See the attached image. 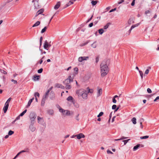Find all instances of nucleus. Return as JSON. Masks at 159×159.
Wrapping results in <instances>:
<instances>
[{
  "mask_svg": "<svg viewBox=\"0 0 159 159\" xmlns=\"http://www.w3.org/2000/svg\"><path fill=\"white\" fill-rule=\"evenodd\" d=\"M100 69L102 77L105 76L108 73L109 69L106 60H104L102 62L100 65Z\"/></svg>",
  "mask_w": 159,
  "mask_h": 159,
  "instance_id": "nucleus-1",
  "label": "nucleus"
},
{
  "mask_svg": "<svg viewBox=\"0 0 159 159\" xmlns=\"http://www.w3.org/2000/svg\"><path fill=\"white\" fill-rule=\"evenodd\" d=\"M76 93L78 96H81L84 99H86L87 98L88 92L86 89H78L76 91Z\"/></svg>",
  "mask_w": 159,
  "mask_h": 159,
  "instance_id": "nucleus-2",
  "label": "nucleus"
},
{
  "mask_svg": "<svg viewBox=\"0 0 159 159\" xmlns=\"http://www.w3.org/2000/svg\"><path fill=\"white\" fill-rule=\"evenodd\" d=\"M59 111L61 112L62 115L64 116H69L73 114L72 112L68 110H64L61 107H59Z\"/></svg>",
  "mask_w": 159,
  "mask_h": 159,
  "instance_id": "nucleus-3",
  "label": "nucleus"
},
{
  "mask_svg": "<svg viewBox=\"0 0 159 159\" xmlns=\"http://www.w3.org/2000/svg\"><path fill=\"white\" fill-rule=\"evenodd\" d=\"M11 98H9L7 100V101H6V103L5 104L3 108V110L5 113L7 112V111L8 109V106H9V102L11 101Z\"/></svg>",
  "mask_w": 159,
  "mask_h": 159,
  "instance_id": "nucleus-4",
  "label": "nucleus"
},
{
  "mask_svg": "<svg viewBox=\"0 0 159 159\" xmlns=\"http://www.w3.org/2000/svg\"><path fill=\"white\" fill-rule=\"evenodd\" d=\"M73 77L71 76H69L65 80L63 83L64 84H69L71 82L73 81Z\"/></svg>",
  "mask_w": 159,
  "mask_h": 159,
  "instance_id": "nucleus-5",
  "label": "nucleus"
},
{
  "mask_svg": "<svg viewBox=\"0 0 159 159\" xmlns=\"http://www.w3.org/2000/svg\"><path fill=\"white\" fill-rule=\"evenodd\" d=\"M30 118L31 121V123L33 124V121L36 118V115L34 113H31L30 115Z\"/></svg>",
  "mask_w": 159,
  "mask_h": 159,
  "instance_id": "nucleus-6",
  "label": "nucleus"
},
{
  "mask_svg": "<svg viewBox=\"0 0 159 159\" xmlns=\"http://www.w3.org/2000/svg\"><path fill=\"white\" fill-rule=\"evenodd\" d=\"M51 46V45L49 44L47 40H46L43 45V48L44 49L47 50H48L49 47Z\"/></svg>",
  "mask_w": 159,
  "mask_h": 159,
  "instance_id": "nucleus-7",
  "label": "nucleus"
},
{
  "mask_svg": "<svg viewBox=\"0 0 159 159\" xmlns=\"http://www.w3.org/2000/svg\"><path fill=\"white\" fill-rule=\"evenodd\" d=\"M89 57L88 56L86 57H79L78 60L79 61L81 62L83 61H87L88 60Z\"/></svg>",
  "mask_w": 159,
  "mask_h": 159,
  "instance_id": "nucleus-8",
  "label": "nucleus"
},
{
  "mask_svg": "<svg viewBox=\"0 0 159 159\" xmlns=\"http://www.w3.org/2000/svg\"><path fill=\"white\" fill-rule=\"evenodd\" d=\"M102 93V89L101 88H98L97 92V97L100 96Z\"/></svg>",
  "mask_w": 159,
  "mask_h": 159,
  "instance_id": "nucleus-9",
  "label": "nucleus"
},
{
  "mask_svg": "<svg viewBox=\"0 0 159 159\" xmlns=\"http://www.w3.org/2000/svg\"><path fill=\"white\" fill-rule=\"evenodd\" d=\"M76 136L77 138L78 139H80L82 138H84L85 137V135L81 133L78 134H76Z\"/></svg>",
  "mask_w": 159,
  "mask_h": 159,
  "instance_id": "nucleus-10",
  "label": "nucleus"
},
{
  "mask_svg": "<svg viewBox=\"0 0 159 159\" xmlns=\"http://www.w3.org/2000/svg\"><path fill=\"white\" fill-rule=\"evenodd\" d=\"M139 23H138L135 25H132L131 27V28L129 30L128 34L129 35L130 34V33L131 32V31L132 29H134L135 27L138 26L139 25Z\"/></svg>",
  "mask_w": 159,
  "mask_h": 159,
  "instance_id": "nucleus-11",
  "label": "nucleus"
},
{
  "mask_svg": "<svg viewBox=\"0 0 159 159\" xmlns=\"http://www.w3.org/2000/svg\"><path fill=\"white\" fill-rule=\"evenodd\" d=\"M38 122L40 124H42L44 122V120L43 118H41L39 116L38 117Z\"/></svg>",
  "mask_w": 159,
  "mask_h": 159,
  "instance_id": "nucleus-12",
  "label": "nucleus"
},
{
  "mask_svg": "<svg viewBox=\"0 0 159 159\" xmlns=\"http://www.w3.org/2000/svg\"><path fill=\"white\" fill-rule=\"evenodd\" d=\"M60 6V2H58L56 4L55 6L54 7V9L55 10H57Z\"/></svg>",
  "mask_w": 159,
  "mask_h": 159,
  "instance_id": "nucleus-13",
  "label": "nucleus"
},
{
  "mask_svg": "<svg viewBox=\"0 0 159 159\" xmlns=\"http://www.w3.org/2000/svg\"><path fill=\"white\" fill-rule=\"evenodd\" d=\"M47 98H46V96H43V98L42 99L41 102V105L42 106H43L45 103V101L46 100Z\"/></svg>",
  "mask_w": 159,
  "mask_h": 159,
  "instance_id": "nucleus-14",
  "label": "nucleus"
},
{
  "mask_svg": "<svg viewBox=\"0 0 159 159\" xmlns=\"http://www.w3.org/2000/svg\"><path fill=\"white\" fill-rule=\"evenodd\" d=\"M30 130L32 132L36 130V128L33 125H31L30 126Z\"/></svg>",
  "mask_w": 159,
  "mask_h": 159,
  "instance_id": "nucleus-15",
  "label": "nucleus"
},
{
  "mask_svg": "<svg viewBox=\"0 0 159 159\" xmlns=\"http://www.w3.org/2000/svg\"><path fill=\"white\" fill-rule=\"evenodd\" d=\"M43 12V9H41L39 10L36 13V15L35 16H37L39 15V14H41Z\"/></svg>",
  "mask_w": 159,
  "mask_h": 159,
  "instance_id": "nucleus-16",
  "label": "nucleus"
},
{
  "mask_svg": "<svg viewBox=\"0 0 159 159\" xmlns=\"http://www.w3.org/2000/svg\"><path fill=\"white\" fill-rule=\"evenodd\" d=\"M56 87L57 88H61L62 89H64V87L62 85L57 84H56Z\"/></svg>",
  "mask_w": 159,
  "mask_h": 159,
  "instance_id": "nucleus-17",
  "label": "nucleus"
},
{
  "mask_svg": "<svg viewBox=\"0 0 159 159\" xmlns=\"http://www.w3.org/2000/svg\"><path fill=\"white\" fill-rule=\"evenodd\" d=\"M73 4V2L72 1H71V0H70L69 1V2L67 3L65 5V8L69 7L70 5Z\"/></svg>",
  "mask_w": 159,
  "mask_h": 159,
  "instance_id": "nucleus-18",
  "label": "nucleus"
},
{
  "mask_svg": "<svg viewBox=\"0 0 159 159\" xmlns=\"http://www.w3.org/2000/svg\"><path fill=\"white\" fill-rule=\"evenodd\" d=\"M78 69L77 67H75L74 68V75H77L78 73Z\"/></svg>",
  "mask_w": 159,
  "mask_h": 159,
  "instance_id": "nucleus-19",
  "label": "nucleus"
},
{
  "mask_svg": "<svg viewBox=\"0 0 159 159\" xmlns=\"http://www.w3.org/2000/svg\"><path fill=\"white\" fill-rule=\"evenodd\" d=\"M39 78V75H35L33 76V80L34 81L38 80Z\"/></svg>",
  "mask_w": 159,
  "mask_h": 159,
  "instance_id": "nucleus-20",
  "label": "nucleus"
},
{
  "mask_svg": "<svg viewBox=\"0 0 159 159\" xmlns=\"http://www.w3.org/2000/svg\"><path fill=\"white\" fill-rule=\"evenodd\" d=\"M73 98L70 96H69L66 99L68 101H70L71 102H73Z\"/></svg>",
  "mask_w": 159,
  "mask_h": 159,
  "instance_id": "nucleus-21",
  "label": "nucleus"
},
{
  "mask_svg": "<svg viewBox=\"0 0 159 159\" xmlns=\"http://www.w3.org/2000/svg\"><path fill=\"white\" fill-rule=\"evenodd\" d=\"M140 146V144H137V145L135 146L133 148V151H135L136 150H137L138 148H139Z\"/></svg>",
  "mask_w": 159,
  "mask_h": 159,
  "instance_id": "nucleus-22",
  "label": "nucleus"
},
{
  "mask_svg": "<svg viewBox=\"0 0 159 159\" xmlns=\"http://www.w3.org/2000/svg\"><path fill=\"white\" fill-rule=\"evenodd\" d=\"M111 24L110 23H107L106 25L104 26L103 29L105 30L107 29Z\"/></svg>",
  "mask_w": 159,
  "mask_h": 159,
  "instance_id": "nucleus-23",
  "label": "nucleus"
},
{
  "mask_svg": "<svg viewBox=\"0 0 159 159\" xmlns=\"http://www.w3.org/2000/svg\"><path fill=\"white\" fill-rule=\"evenodd\" d=\"M133 23L134 21L133 18H130L128 20V23L129 25Z\"/></svg>",
  "mask_w": 159,
  "mask_h": 159,
  "instance_id": "nucleus-24",
  "label": "nucleus"
},
{
  "mask_svg": "<svg viewBox=\"0 0 159 159\" xmlns=\"http://www.w3.org/2000/svg\"><path fill=\"white\" fill-rule=\"evenodd\" d=\"M34 99V98H33L29 100L28 103L27 107H29L30 106L31 103Z\"/></svg>",
  "mask_w": 159,
  "mask_h": 159,
  "instance_id": "nucleus-25",
  "label": "nucleus"
},
{
  "mask_svg": "<svg viewBox=\"0 0 159 159\" xmlns=\"http://www.w3.org/2000/svg\"><path fill=\"white\" fill-rule=\"evenodd\" d=\"M151 67L150 66H149L148 67V69L146 70H145V74L146 75H147L148 74L149 72V70L151 69Z\"/></svg>",
  "mask_w": 159,
  "mask_h": 159,
  "instance_id": "nucleus-26",
  "label": "nucleus"
},
{
  "mask_svg": "<svg viewBox=\"0 0 159 159\" xmlns=\"http://www.w3.org/2000/svg\"><path fill=\"white\" fill-rule=\"evenodd\" d=\"M65 84L66 85L65 87L66 89H69L71 88V86L69 84Z\"/></svg>",
  "mask_w": 159,
  "mask_h": 159,
  "instance_id": "nucleus-27",
  "label": "nucleus"
},
{
  "mask_svg": "<svg viewBox=\"0 0 159 159\" xmlns=\"http://www.w3.org/2000/svg\"><path fill=\"white\" fill-rule=\"evenodd\" d=\"M131 121L134 124H135L136 123V119L135 117H133L131 120Z\"/></svg>",
  "mask_w": 159,
  "mask_h": 159,
  "instance_id": "nucleus-28",
  "label": "nucleus"
},
{
  "mask_svg": "<svg viewBox=\"0 0 159 159\" xmlns=\"http://www.w3.org/2000/svg\"><path fill=\"white\" fill-rule=\"evenodd\" d=\"M116 105H113L112 106V109L113 110L116 109L115 111H117L119 109V107H118L116 109Z\"/></svg>",
  "mask_w": 159,
  "mask_h": 159,
  "instance_id": "nucleus-29",
  "label": "nucleus"
},
{
  "mask_svg": "<svg viewBox=\"0 0 159 159\" xmlns=\"http://www.w3.org/2000/svg\"><path fill=\"white\" fill-rule=\"evenodd\" d=\"M40 22L39 21H37L35 24H34L32 26L33 27L37 26L39 25Z\"/></svg>",
  "mask_w": 159,
  "mask_h": 159,
  "instance_id": "nucleus-30",
  "label": "nucleus"
},
{
  "mask_svg": "<svg viewBox=\"0 0 159 159\" xmlns=\"http://www.w3.org/2000/svg\"><path fill=\"white\" fill-rule=\"evenodd\" d=\"M104 31L102 29H101L98 30V32L100 34H102L104 32Z\"/></svg>",
  "mask_w": 159,
  "mask_h": 159,
  "instance_id": "nucleus-31",
  "label": "nucleus"
},
{
  "mask_svg": "<svg viewBox=\"0 0 159 159\" xmlns=\"http://www.w3.org/2000/svg\"><path fill=\"white\" fill-rule=\"evenodd\" d=\"M97 46L96 42H94L93 43L91 44V46L94 48H95Z\"/></svg>",
  "mask_w": 159,
  "mask_h": 159,
  "instance_id": "nucleus-32",
  "label": "nucleus"
},
{
  "mask_svg": "<svg viewBox=\"0 0 159 159\" xmlns=\"http://www.w3.org/2000/svg\"><path fill=\"white\" fill-rule=\"evenodd\" d=\"M73 104H74V107L76 108H78L79 107V105L78 103H75V102H73Z\"/></svg>",
  "mask_w": 159,
  "mask_h": 159,
  "instance_id": "nucleus-33",
  "label": "nucleus"
},
{
  "mask_svg": "<svg viewBox=\"0 0 159 159\" xmlns=\"http://www.w3.org/2000/svg\"><path fill=\"white\" fill-rule=\"evenodd\" d=\"M139 73L140 75L141 76V78L142 79L143 78V72L140 70H139Z\"/></svg>",
  "mask_w": 159,
  "mask_h": 159,
  "instance_id": "nucleus-34",
  "label": "nucleus"
},
{
  "mask_svg": "<svg viewBox=\"0 0 159 159\" xmlns=\"http://www.w3.org/2000/svg\"><path fill=\"white\" fill-rule=\"evenodd\" d=\"M127 138L126 137L122 136V137L120 139H116L115 140V141H118V140H121L126 139Z\"/></svg>",
  "mask_w": 159,
  "mask_h": 159,
  "instance_id": "nucleus-35",
  "label": "nucleus"
},
{
  "mask_svg": "<svg viewBox=\"0 0 159 159\" xmlns=\"http://www.w3.org/2000/svg\"><path fill=\"white\" fill-rule=\"evenodd\" d=\"M97 3V1L92 0L91 1V3L93 6L96 5Z\"/></svg>",
  "mask_w": 159,
  "mask_h": 159,
  "instance_id": "nucleus-36",
  "label": "nucleus"
},
{
  "mask_svg": "<svg viewBox=\"0 0 159 159\" xmlns=\"http://www.w3.org/2000/svg\"><path fill=\"white\" fill-rule=\"evenodd\" d=\"M48 113L50 115H52L53 114V111L52 110H50L48 111Z\"/></svg>",
  "mask_w": 159,
  "mask_h": 159,
  "instance_id": "nucleus-37",
  "label": "nucleus"
},
{
  "mask_svg": "<svg viewBox=\"0 0 159 159\" xmlns=\"http://www.w3.org/2000/svg\"><path fill=\"white\" fill-rule=\"evenodd\" d=\"M89 41H87L85 43H83L80 44V46H84L87 44L89 43Z\"/></svg>",
  "mask_w": 159,
  "mask_h": 159,
  "instance_id": "nucleus-38",
  "label": "nucleus"
},
{
  "mask_svg": "<svg viewBox=\"0 0 159 159\" xmlns=\"http://www.w3.org/2000/svg\"><path fill=\"white\" fill-rule=\"evenodd\" d=\"M87 91H88V93H92L93 92V90L92 89H90L89 88H87L86 89Z\"/></svg>",
  "mask_w": 159,
  "mask_h": 159,
  "instance_id": "nucleus-39",
  "label": "nucleus"
},
{
  "mask_svg": "<svg viewBox=\"0 0 159 159\" xmlns=\"http://www.w3.org/2000/svg\"><path fill=\"white\" fill-rule=\"evenodd\" d=\"M47 29V27L46 26L43 29H42V30L41 31V33H43L44 32L46 31Z\"/></svg>",
  "mask_w": 159,
  "mask_h": 159,
  "instance_id": "nucleus-40",
  "label": "nucleus"
},
{
  "mask_svg": "<svg viewBox=\"0 0 159 159\" xmlns=\"http://www.w3.org/2000/svg\"><path fill=\"white\" fill-rule=\"evenodd\" d=\"M27 111V110H25L22 112L20 115V116H22Z\"/></svg>",
  "mask_w": 159,
  "mask_h": 159,
  "instance_id": "nucleus-41",
  "label": "nucleus"
},
{
  "mask_svg": "<svg viewBox=\"0 0 159 159\" xmlns=\"http://www.w3.org/2000/svg\"><path fill=\"white\" fill-rule=\"evenodd\" d=\"M14 131H11V130H10L8 132V134L9 135H12V134H14Z\"/></svg>",
  "mask_w": 159,
  "mask_h": 159,
  "instance_id": "nucleus-42",
  "label": "nucleus"
},
{
  "mask_svg": "<svg viewBox=\"0 0 159 159\" xmlns=\"http://www.w3.org/2000/svg\"><path fill=\"white\" fill-rule=\"evenodd\" d=\"M34 96L35 97H39V94L38 92H35L34 93Z\"/></svg>",
  "mask_w": 159,
  "mask_h": 159,
  "instance_id": "nucleus-43",
  "label": "nucleus"
},
{
  "mask_svg": "<svg viewBox=\"0 0 159 159\" xmlns=\"http://www.w3.org/2000/svg\"><path fill=\"white\" fill-rule=\"evenodd\" d=\"M148 138H149L148 136H142V137H140V139H147Z\"/></svg>",
  "mask_w": 159,
  "mask_h": 159,
  "instance_id": "nucleus-44",
  "label": "nucleus"
},
{
  "mask_svg": "<svg viewBox=\"0 0 159 159\" xmlns=\"http://www.w3.org/2000/svg\"><path fill=\"white\" fill-rule=\"evenodd\" d=\"M0 71L1 73H3L4 74H7V72L6 71H5V70H2L0 69Z\"/></svg>",
  "mask_w": 159,
  "mask_h": 159,
  "instance_id": "nucleus-45",
  "label": "nucleus"
},
{
  "mask_svg": "<svg viewBox=\"0 0 159 159\" xmlns=\"http://www.w3.org/2000/svg\"><path fill=\"white\" fill-rule=\"evenodd\" d=\"M50 92L49 90H48L45 94V95L44 96H46V98H47L48 97V95Z\"/></svg>",
  "mask_w": 159,
  "mask_h": 159,
  "instance_id": "nucleus-46",
  "label": "nucleus"
},
{
  "mask_svg": "<svg viewBox=\"0 0 159 159\" xmlns=\"http://www.w3.org/2000/svg\"><path fill=\"white\" fill-rule=\"evenodd\" d=\"M99 60V57H97L95 58V62L96 63H97Z\"/></svg>",
  "mask_w": 159,
  "mask_h": 159,
  "instance_id": "nucleus-47",
  "label": "nucleus"
},
{
  "mask_svg": "<svg viewBox=\"0 0 159 159\" xmlns=\"http://www.w3.org/2000/svg\"><path fill=\"white\" fill-rule=\"evenodd\" d=\"M103 113L102 112H100L99 114L98 115L97 117H99L100 116H101L103 115Z\"/></svg>",
  "mask_w": 159,
  "mask_h": 159,
  "instance_id": "nucleus-48",
  "label": "nucleus"
},
{
  "mask_svg": "<svg viewBox=\"0 0 159 159\" xmlns=\"http://www.w3.org/2000/svg\"><path fill=\"white\" fill-rule=\"evenodd\" d=\"M147 91L149 93H151L152 92L150 88H148L147 89Z\"/></svg>",
  "mask_w": 159,
  "mask_h": 159,
  "instance_id": "nucleus-49",
  "label": "nucleus"
},
{
  "mask_svg": "<svg viewBox=\"0 0 159 159\" xmlns=\"http://www.w3.org/2000/svg\"><path fill=\"white\" fill-rule=\"evenodd\" d=\"M129 140L130 139H128L127 140H123V142H124V145H125Z\"/></svg>",
  "mask_w": 159,
  "mask_h": 159,
  "instance_id": "nucleus-50",
  "label": "nucleus"
},
{
  "mask_svg": "<svg viewBox=\"0 0 159 159\" xmlns=\"http://www.w3.org/2000/svg\"><path fill=\"white\" fill-rule=\"evenodd\" d=\"M43 70V69L42 68H41L38 70V72L39 73H41L42 72Z\"/></svg>",
  "mask_w": 159,
  "mask_h": 159,
  "instance_id": "nucleus-51",
  "label": "nucleus"
},
{
  "mask_svg": "<svg viewBox=\"0 0 159 159\" xmlns=\"http://www.w3.org/2000/svg\"><path fill=\"white\" fill-rule=\"evenodd\" d=\"M44 56H43V57H42V58H41V59L40 60V61H39V64H41L43 62V58L44 57Z\"/></svg>",
  "mask_w": 159,
  "mask_h": 159,
  "instance_id": "nucleus-52",
  "label": "nucleus"
},
{
  "mask_svg": "<svg viewBox=\"0 0 159 159\" xmlns=\"http://www.w3.org/2000/svg\"><path fill=\"white\" fill-rule=\"evenodd\" d=\"M11 81L12 82H13L14 84H16L17 83V81H16V80H14L13 79H12L11 80Z\"/></svg>",
  "mask_w": 159,
  "mask_h": 159,
  "instance_id": "nucleus-53",
  "label": "nucleus"
},
{
  "mask_svg": "<svg viewBox=\"0 0 159 159\" xmlns=\"http://www.w3.org/2000/svg\"><path fill=\"white\" fill-rule=\"evenodd\" d=\"M135 0H133V1L131 4V5L132 6H134L135 4Z\"/></svg>",
  "mask_w": 159,
  "mask_h": 159,
  "instance_id": "nucleus-54",
  "label": "nucleus"
},
{
  "mask_svg": "<svg viewBox=\"0 0 159 159\" xmlns=\"http://www.w3.org/2000/svg\"><path fill=\"white\" fill-rule=\"evenodd\" d=\"M112 102L114 103H116V100L115 99V98H112Z\"/></svg>",
  "mask_w": 159,
  "mask_h": 159,
  "instance_id": "nucleus-55",
  "label": "nucleus"
},
{
  "mask_svg": "<svg viewBox=\"0 0 159 159\" xmlns=\"http://www.w3.org/2000/svg\"><path fill=\"white\" fill-rule=\"evenodd\" d=\"M124 0H121L120 1L118 2V4H120L122 3V2H124Z\"/></svg>",
  "mask_w": 159,
  "mask_h": 159,
  "instance_id": "nucleus-56",
  "label": "nucleus"
},
{
  "mask_svg": "<svg viewBox=\"0 0 159 159\" xmlns=\"http://www.w3.org/2000/svg\"><path fill=\"white\" fill-rule=\"evenodd\" d=\"M93 17V15H92V16H91V17L88 20L87 22H89V21H90L92 19V18Z\"/></svg>",
  "mask_w": 159,
  "mask_h": 159,
  "instance_id": "nucleus-57",
  "label": "nucleus"
},
{
  "mask_svg": "<svg viewBox=\"0 0 159 159\" xmlns=\"http://www.w3.org/2000/svg\"><path fill=\"white\" fill-rule=\"evenodd\" d=\"M116 8H115L113 9H111V10L110 11H109V12H112L113 11H116Z\"/></svg>",
  "mask_w": 159,
  "mask_h": 159,
  "instance_id": "nucleus-58",
  "label": "nucleus"
},
{
  "mask_svg": "<svg viewBox=\"0 0 159 159\" xmlns=\"http://www.w3.org/2000/svg\"><path fill=\"white\" fill-rule=\"evenodd\" d=\"M107 152L108 154L111 153V154H112L113 153L110 151L109 150H107Z\"/></svg>",
  "mask_w": 159,
  "mask_h": 159,
  "instance_id": "nucleus-59",
  "label": "nucleus"
},
{
  "mask_svg": "<svg viewBox=\"0 0 159 159\" xmlns=\"http://www.w3.org/2000/svg\"><path fill=\"white\" fill-rule=\"evenodd\" d=\"M20 115L18 116L16 119L15 120V121H16V120H18L20 119Z\"/></svg>",
  "mask_w": 159,
  "mask_h": 159,
  "instance_id": "nucleus-60",
  "label": "nucleus"
},
{
  "mask_svg": "<svg viewBox=\"0 0 159 159\" xmlns=\"http://www.w3.org/2000/svg\"><path fill=\"white\" fill-rule=\"evenodd\" d=\"M159 99V96L157 97L154 100V101L156 102L157 100Z\"/></svg>",
  "mask_w": 159,
  "mask_h": 159,
  "instance_id": "nucleus-61",
  "label": "nucleus"
},
{
  "mask_svg": "<svg viewBox=\"0 0 159 159\" xmlns=\"http://www.w3.org/2000/svg\"><path fill=\"white\" fill-rule=\"evenodd\" d=\"M93 25V23H90L89 25V27H92Z\"/></svg>",
  "mask_w": 159,
  "mask_h": 159,
  "instance_id": "nucleus-62",
  "label": "nucleus"
},
{
  "mask_svg": "<svg viewBox=\"0 0 159 159\" xmlns=\"http://www.w3.org/2000/svg\"><path fill=\"white\" fill-rule=\"evenodd\" d=\"M28 151H26V150H22L21 151H20V152L21 153H23V152H27Z\"/></svg>",
  "mask_w": 159,
  "mask_h": 159,
  "instance_id": "nucleus-63",
  "label": "nucleus"
},
{
  "mask_svg": "<svg viewBox=\"0 0 159 159\" xmlns=\"http://www.w3.org/2000/svg\"><path fill=\"white\" fill-rule=\"evenodd\" d=\"M116 116H114V117H113L112 118V120H111V122H113L114 121V119H115V118Z\"/></svg>",
  "mask_w": 159,
  "mask_h": 159,
  "instance_id": "nucleus-64",
  "label": "nucleus"
}]
</instances>
